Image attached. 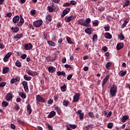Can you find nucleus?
<instances>
[{"mask_svg": "<svg viewBox=\"0 0 130 130\" xmlns=\"http://www.w3.org/2000/svg\"><path fill=\"white\" fill-rule=\"evenodd\" d=\"M78 23L81 26H85L86 27H91V19L87 18L85 20L84 19H80L78 20Z\"/></svg>", "mask_w": 130, "mask_h": 130, "instance_id": "f257e3e1", "label": "nucleus"}, {"mask_svg": "<svg viewBox=\"0 0 130 130\" xmlns=\"http://www.w3.org/2000/svg\"><path fill=\"white\" fill-rule=\"evenodd\" d=\"M70 3L71 5H77V2L75 1H71Z\"/></svg>", "mask_w": 130, "mask_h": 130, "instance_id": "338daca9", "label": "nucleus"}, {"mask_svg": "<svg viewBox=\"0 0 130 130\" xmlns=\"http://www.w3.org/2000/svg\"><path fill=\"white\" fill-rule=\"evenodd\" d=\"M2 107H7L9 106V103L7 102L6 101H3L2 104Z\"/></svg>", "mask_w": 130, "mask_h": 130, "instance_id": "72a5a7b5", "label": "nucleus"}, {"mask_svg": "<svg viewBox=\"0 0 130 130\" xmlns=\"http://www.w3.org/2000/svg\"><path fill=\"white\" fill-rule=\"evenodd\" d=\"M85 130H89L90 129V127H89V125H87L84 127Z\"/></svg>", "mask_w": 130, "mask_h": 130, "instance_id": "774afa93", "label": "nucleus"}, {"mask_svg": "<svg viewBox=\"0 0 130 130\" xmlns=\"http://www.w3.org/2000/svg\"><path fill=\"white\" fill-rule=\"evenodd\" d=\"M116 48L117 50H120L122 48H123V43H119L117 45Z\"/></svg>", "mask_w": 130, "mask_h": 130, "instance_id": "6ab92c4d", "label": "nucleus"}, {"mask_svg": "<svg viewBox=\"0 0 130 130\" xmlns=\"http://www.w3.org/2000/svg\"><path fill=\"white\" fill-rule=\"evenodd\" d=\"M17 122H18V123H19V124H21V125L25 124V122L20 119L17 120Z\"/></svg>", "mask_w": 130, "mask_h": 130, "instance_id": "de8ad7c7", "label": "nucleus"}, {"mask_svg": "<svg viewBox=\"0 0 130 130\" xmlns=\"http://www.w3.org/2000/svg\"><path fill=\"white\" fill-rule=\"evenodd\" d=\"M118 37L119 39H120V40H123L124 39V36H123V34H119Z\"/></svg>", "mask_w": 130, "mask_h": 130, "instance_id": "ea45409f", "label": "nucleus"}, {"mask_svg": "<svg viewBox=\"0 0 130 130\" xmlns=\"http://www.w3.org/2000/svg\"><path fill=\"white\" fill-rule=\"evenodd\" d=\"M68 126L70 127V128H73V129H75V128H77V125L69 124L66 125L67 128H68Z\"/></svg>", "mask_w": 130, "mask_h": 130, "instance_id": "a878e982", "label": "nucleus"}, {"mask_svg": "<svg viewBox=\"0 0 130 130\" xmlns=\"http://www.w3.org/2000/svg\"><path fill=\"white\" fill-rule=\"evenodd\" d=\"M85 32L87 34H88V35H91L93 32V30L92 29V28L88 27L85 29Z\"/></svg>", "mask_w": 130, "mask_h": 130, "instance_id": "f3484780", "label": "nucleus"}, {"mask_svg": "<svg viewBox=\"0 0 130 130\" xmlns=\"http://www.w3.org/2000/svg\"><path fill=\"white\" fill-rule=\"evenodd\" d=\"M13 99V93L12 92H9L7 94L6 97V100L7 101H11Z\"/></svg>", "mask_w": 130, "mask_h": 130, "instance_id": "9b49d317", "label": "nucleus"}, {"mask_svg": "<svg viewBox=\"0 0 130 130\" xmlns=\"http://www.w3.org/2000/svg\"><path fill=\"white\" fill-rule=\"evenodd\" d=\"M126 73L127 71L126 70H125V71H123L122 70H121L119 73L118 75L119 76H120V77H124V76H125V75H126Z\"/></svg>", "mask_w": 130, "mask_h": 130, "instance_id": "4be33fe9", "label": "nucleus"}, {"mask_svg": "<svg viewBox=\"0 0 130 130\" xmlns=\"http://www.w3.org/2000/svg\"><path fill=\"white\" fill-rule=\"evenodd\" d=\"M16 67H18V68H21V67H22V63L17 60L16 62Z\"/></svg>", "mask_w": 130, "mask_h": 130, "instance_id": "a19ab883", "label": "nucleus"}, {"mask_svg": "<svg viewBox=\"0 0 130 130\" xmlns=\"http://www.w3.org/2000/svg\"><path fill=\"white\" fill-rule=\"evenodd\" d=\"M15 110H19V109H20V106L17 105V104H16V105L15 106Z\"/></svg>", "mask_w": 130, "mask_h": 130, "instance_id": "bf43d9fd", "label": "nucleus"}, {"mask_svg": "<svg viewBox=\"0 0 130 130\" xmlns=\"http://www.w3.org/2000/svg\"><path fill=\"white\" fill-rule=\"evenodd\" d=\"M27 111L28 112V114H31L32 113V109L31 108V105L30 104H28L27 105Z\"/></svg>", "mask_w": 130, "mask_h": 130, "instance_id": "5701e85b", "label": "nucleus"}, {"mask_svg": "<svg viewBox=\"0 0 130 130\" xmlns=\"http://www.w3.org/2000/svg\"><path fill=\"white\" fill-rule=\"evenodd\" d=\"M10 71V69L8 67H5L3 70V74H7Z\"/></svg>", "mask_w": 130, "mask_h": 130, "instance_id": "2f4dec72", "label": "nucleus"}, {"mask_svg": "<svg viewBox=\"0 0 130 130\" xmlns=\"http://www.w3.org/2000/svg\"><path fill=\"white\" fill-rule=\"evenodd\" d=\"M12 52H9L4 57L3 60L5 62H7L8 60H9V58L11 57V55H12Z\"/></svg>", "mask_w": 130, "mask_h": 130, "instance_id": "9d476101", "label": "nucleus"}, {"mask_svg": "<svg viewBox=\"0 0 130 130\" xmlns=\"http://www.w3.org/2000/svg\"><path fill=\"white\" fill-rule=\"evenodd\" d=\"M102 50H103L105 52H106V51H107L108 50V48H107V47H103L102 48Z\"/></svg>", "mask_w": 130, "mask_h": 130, "instance_id": "0e129e2a", "label": "nucleus"}, {"mask_svg": "<svg viewBox=\"0 0 130 130\" xmlns=\"http://www.w3.org/2000/svg\"><path fill=\"white\" fill-rule=\"evenodd\" d=\"M51 20H52V18H51V16L50 15H48V16H47L46 21H49L50 22H51Z\"/></svg>", "mask_w": 130, "mask_h": 130, "instance_id": "c03bdc74", "label": "nucleus"}, {"mask_svg": "<svg viewBox=\"0 0 130 130\" xmlns=\"http://www.w3.org/2000/svg\"><path fill=\"white\" fill-rule=\"evenodd\" d=\"M104 29H105V31H109L110 27L109 26H105Z\"/></svg>", "mask_w": 130, "mask_h": 130, "instance_id": "13d9d810", "label": "nucleus"}, {"mask_svg": "<svg viewBox=\"0 0 130 130\" xmlns=\"http://www.w3.org/2000/svg\"><path fill=\"white\" fill-rule=\"evenodd\" d=\"M56 113L55 111H52L48 115V118H52V117H53Z\"/></svg>", "mask_w": 130, "mask_h": 130, "instance_id": "b1692460", "label": "nucleus"}, {"mask_svg": "<svg viewBox=\"0 0 130 130\" xmlns=\"http://www.w3.org/2000/svg\"><path fill=\"white\" fill-rule=\"evenodd\" d=\"M47 8L48 9L49 12H52L54 11V9L50 6H48Z\"/></svg>", "mask_w": 130, "mask_h": 130, "instance_id": "8fccbe9b", "label": "nucleus"}, {"mask_svg": "<svg viewBox=\"0 0 130 130\" xmlns=\"http://www.w3.org/2000/svg\"><path fill=\"white\" fill-rule=\"evenodd\" d=\"M36 101L37 104H39L40 102H41L42 103H45V99L40 95H36Z\"/></svg>", "mask_w": 130, "mask_h": 130, "instance_id": "7ed1b4c3", "label": "nucleus"}, {"mask_svg": "<svg viewBox=\"0 0 130 130\" xmlns=\"http://www.w3.org/2000/svg\"><path fill=\"white\" fill-rule=\"evenodd\" d=\"M12 15H13V14L12 13L9 12L7 14L6 16L8 18H11L12 17Z\"/></svg>", "mask_w": 130, "mask_h": 130, "instance_id": "6e6d98bb", "label": "nucleus"}, {"mask_svg": "<svg viewBox=\"0 0 130 130\" xmlns=\"http://www.w3.org/2000/svg\"><path fill=\"white\" fill-rule=\"evenodd\" d=\"M18 95L22 98V99H26V94H25L23 92L19 91L18 92Z\"/></svg>", "mask_w": 130, "mask_h": 130, "instance_id": "a211bd4d", "label": "nucleus"}, {"mask_svg": "<svg viewBox=\"0 0 130 130\" xmlns=\"http://www.w3.org/2000/svg\"><path fill=\"white\" fill-rule=\"evenodd\" d=\"M60 89L61 92H66V91H67V86H66V84H64L62 86H61Z\"/></svg>", "mask_w": 130, "mask_h": 130, "instance_id": "f704fd0d", "label": "nucleus"}, {"mask_svg": "<svg viewBox=\"0 0 130 130\" xmlns=\"http://www.w3.org/2000/svg\"><path fill=\"white\" fill-rule=\"evenodd\" d=\"M20 20V16L17 15L13 17V22L14 24H17V23L19 22V20Z\"/></svg>", "mask_w": 130, "mask_h": 130, "instance_id": "2eb2a0df", "label": "nucleus"}, {"mask_svg": "<svg viewBox=\"0 0 130 130\" xmlns=\"http://www.w3.org/2000/svg\"><path fill=\"white\" fill-rule=\"evenodd\" d=\"M52 103H53V100L52 99H49L48 101V104L51 105V104H52Z\"/></svg>", "mask_w": 130, "mask_h": 130, "instance_id": "603ef678", "label": "nucleus"}, {"mask_svg": "<svg viewBox=\"0 0 130 130\" xmlns=\"http://www.w3.org/2000/svg\"><path fill=\"white\" fill-rule=\"evenodd\" d=\"M129 118V117L127 115H124L122 117V122H125V120L128 119Z\"/></svg>", "mask_w": 130, "mask_h": 130, "instance_id": "c756f323", "label": "nucleus"}, {"mask_svg": "<svg viewBox=\"0 0 130 130\" xmlns=\"http://www.w3.org/2000/svg\"><path fill=\"white\" fill-rule=\"evenodd\" d=\"M109 79V75H107L105 78L103 79V82H102V87L103 88L104 87V85H105V84H106V83H107V81H108V80Z\"/></svg>", "mask_w": 130, "mask_h": 130, "instance_id": "ddd939ff", "label": "nucleus"}, {"mask_svg": "<svg viewBox=\"0 0 130 130\" xmlns=\"http://www.w3.org/2000/svg\"><path fill=\"white\" fill-rule=\"evenodd\" d=\"M57 76H61L63 75V77H66V72L64 71H59L57 72Z\"/></svg>", "mask_w": 130, "mask_h": 130, "instance_id": "7c9ffc66", "label": "nucleus"}, {"mask_svg": "<svg viewBox=\"0 0 130 130\" xmlns=\"http://www.w3.org/2000/svg\"><path fill=\"white\" fill-rule=\"evenodd\" d=\"M6 85H7V82H1L0 83V87H5V86H6Z\"/></svg>", "mask_w": 130, "mask_h": 130, "instance_id": "3c124183", "label": "nucleus"}, {"mask_svg": "<svg viewBox=\"0 0 130 130\" xmlns=\"http://www.w3.org/2000/svg\"><path fill=\"white\" fill-rule=\"evenodd\" d=\"M116 93H117V86L114 85L111 87L110 89V94L113 97H115L116 96Z\"/></svg>", "mask_w": 130, "mask_h": 130, "instance_id": "f03ea898", "label": "nucleus"}, {"mask_svg": "<svg viewBox=\"0 0 130 130\" xmlns=\"http://www.w3.org/2000/svg\"><path fill=\"white\" fill-rule=\"evenodd\" d=\"M48 69L49 73H54V72L56 71V69H55V68L52 66L49 67Z\"/></svg>", "mask_w": 130, "mask_h": 130, "instance_id": "aec40b11", "label": "nucleus"}, {"mask_svg": "<svg viewBox=\"0 0 130 130\" xmlns=\"http://www.w3.org/2000/svg\"><path fill=\"white\" fill-rule=\"evenodd\" d=\"M47 126H48V128L49 130H53V129L52 128V126L50 125L49 124H48Z\"/></svg>", "mask_w": 130, "mask_h": 130, "instance_id": "e2e57ef3", "label": "nucleus"}, {"mask_svg": "<svg viewBox=\"0 0 130 130\" xmlns=\"http://www.w3.org/2000/svg\"><path fill=\"white\" fill-rule=\"evenodd\" d=\"M63 105L66 107H67L68 105H69V101H64L63 102Z\"/></svg>", "mask_w": 130, "mask_h": 130, "instance_id": "a18cd8bd", "label": "nucleus"}, {"mask_svg": "<svg viewBox=\"0 0 130 130\" xmlns=\"http://www.w3.org/2000/svg\"><path fill=\"white\" fill-rule=\"evenodd\" d=\"M67 41L69 43V44H74V43L72 42V40L71 39V38L69 37H66Z\"/></svg>", "mask_w": 130, "mask_h": 130, "instance_id": "e433bc0d", "label": "nucleus"}, {"mask_svg": "<svg viewBox=\"0 0 130 130\" xmlns=\"http://www.w3.org/2000/svg\"><path fill=\"white\" fill-rule=\"evenodd\" d=\"M23 89L26 93H29V87H28V82L25 81H23L22 82Z\"/></svg>", "mask_w": 130, "mask_h": 130, "instance_id": "39448f33", "label": "nucleus"}, {"mask_svg": "<svg viewBox=\"0 0 130 130\" xmlns=\"http://www.w3.org/2000/svg\"><path fill=\"white\" fill-rule=\"evenodd\" d=\"M54 108H55V110H56V111H57V114L58 115H59V114H60L61 113V110H60V109L58 107L55 106L54 107Z\"/></svg>", "mask_w": 130, "mask_h": 130, "instance_id": "c85d7f7f", "label": "nucleus"}, {"mask_svg": "<svg viewBox=\"0 0 130 130\" xmlns=\"http://www.w3.org/2000/svg\"><path fill=\"white\" fill-rule=\"evenodd\" d=\"M5 48V45L4 44L0 43V49H4Z\"/></svg>", "mask_w": 130, "mask_h": 130, "instance_id": "5fc2aeb1", "label": "nucleus"}, {"mask_svg": "<svg viewBox=\"0 0 130 130\" xmlns=\"http://www.w3.org/2000/svg\"><path fill=\"white\" fill-rule=\"evenodd\" d=\"M80 96H81V95L79 93H76L75 95L73 97V102H78L80 99Z\"/></svg>", "mask_w": 130, "mask_h": 130, "instance_id": "0eeeda50", "label": "nucleus"}, {"mask_svg": "<svg viewBox=\"0 0 130 130\" xmlns=\"http://www.w3.org/2000/svg\"><path fill=\"white\" fill-rule=\"evenodd\" d=\"M88 115L90 116L91 118H94V117H95V116L94 115V113H93V112H89L88 113Z\"/></svg>", "mask_w": 130, "mask_h": 130, "instance_id": "49530a36", "label": "nucleus"}, {"mask_svg": "<svg viewBox=\"0 0 130 130\" xmlns=\"http://www.w3.org/2000/svg\"><path fill=\"white\" fill-rule=\"evenodd\" d=\"M70 11H71V8H66L62 11V14L61 15V18H64L66 15H68V13H70Z\"/></svg>", "mask_w": 130, "mask_h": 130, "instance_id": "1a4fd4ad", "label": "nucleus"}, {"mask_svg": "<svg viewBox=\"0 0 130 130\" xmlns=\"http://www.w3.org/2000/svg\"><path fill=\"white\" fill-rule=\"evenodd\" d=\"M33 48V45L29 43L24 45V50H31Z\"/></svg>", "mask_w": 130, "mask_h": 130, "instance_id": "6e6552de", "label": "nucleus"}, {"mask_svg": "<svg viewBox=\"0 0 130 130\" xmlns=\"http://www.w3.org/2000/svg\"><path fill=\"white\" fill-rule=\"evenodd\" d=\"M20 20L19 23H17V26H22L23 24H24V18L22 17V15H20Z\"/></svg>", "mask_w": 130, "mask_h": 130, "instance_id": "dca6fc26", "label": "nucleus"}, {"mask_svg": "<svg viewBox=\"0 0 130 130\" xmlns=\"http://www.w3.org/2000/svg\"><path fill=\"white\" fill-rule=\"evenodd\" d=\"M92 25H93V26H94V27H97V26H98V25H99V21L98 20H94V22H92Z\"/></svg>", "mask_w": 130, "mask_h": 130, "instance_id": "58836bf2", "label": "nucleus"}, {"mask_svg": "<svg viewBox=\"0 0 130 130\" xmlns=\"http://www.w3.org/2000/svg\"><path fill=\"white\" fill-rule=\"evenodd\" d=\"M97 35L94 34L93 35V37H92V40L93 41H97Z\"/></svg>", "mask_w": 130, "mask_h": 130, "instance_id": "09e8293b", "label": "nucleus"}, {"mask_svg": "<svg viewBox=\"0 0 130 130\" xmlns=\"http://www.w3.org/2000/svg\"><path fill=\"white\" fill-rule=\"evenodd\" d=\"M11 128H12V129H16V125H15V124L13 123H11Z\"/></svg>", "mask_w": 130, "mask_h": 130, "instance_id": "4d7b16f0", "label": "nucleus"}, {"mask_svg": "<svg viewBox=\"0 0 130 130\" xmlns=\"http://www.w3.org/2000/svg\"><path fill=\"white\" fill-rule=\"evenodd\" d=\"M70 6H71V4L69 3H65L63 5V7H70Z\"/></svg>", "mask_w": 130, "mask_h": 130, "instance_id": "680f3d73", "label": "nucleus"}, {"mask_svg": "<svg viewBox=\"0 0 130 130\" xmlns=\"http://www.w3.org/2000/svg\"><path fill=\"white\" fill-rule=\"evenodd\" d=\"M11 30L13 33H17V32H19V27H12Z\"/></svg>", "mask_w": 130, "mask_h": 130, "instance_id": "393cba45", "label": "nucleus"}, {"mask_svg": "<svg viewBox=\"0 0 130 130\" xmlns=\"http://www.w3.org/2000/svg\"><path fill=\"white\" fill-rule=\"evenodd\" d=\"M21 80V78L20 77H16L15 78H12L11 81L10 83L11 84H14V83H16V82H19Z\"/></svg>", "mask_w": 130, "mask_h": 130, "instance_id": "f8f14e48", "label": "nucleus"}, {"mask_svg": "<svg viewBox=\"0 0 130 130\" xmlns=\"http://www.w3.org/2000/svg\"><path fill=\"white\" fill-rule=\"evenodd\" d=\"M52 40H53V41H56V36H53L52 38Z\"/></svg>", "mask_w": 130, "mask_h": 130, "instance_id": "69168bd1", "label": "nucleus"}, {"mask_svg": "<svg viewBox=\"0 0 130 130\" xmlns=\"http://www.w3.org/2000/svg\"><path fill=\"white\" fill-rule=\"evenodd\" d=\"M23 37V34H17L13 37L14 39H21Z\"/></svg>", "mask_w": 130, "mask_h": 130, "instance_id": "cd10ccee", "label": "nucleus"}, {"mask_svg": "<svg viewBox=\"0 0 130 130\" xmlns=\"http://www.w3.org/2000/svg\"><path fill=\"white\" fill-rule=\"evenodd\" d=\"M48 44L50 46H53V47L55 46V43H54V42H53L52 41H48Z\"/></svg>", "mask_w": 130, "mask_h": 130, "instance_id": "473e14b6", "label": "nucleus"}, {"mask_svg": "<svg viewBox=\"0 0 130 130\" xmlns=\"http://www.w3.org/2000/svg\"><path fill=\"white\" fill-rule=\"evenodd\" d=\"M112 67V63L110 62H108L106 64V69L107 70H110V68Z\"/></svg>", "mask_w": 130, "mask_h": 130, "instance_id": "bb28decb", "label": "nucleus"}, {"mask_svg": "<svg viewBox=\"0 0 130 130\" xmlns=\"http://www.w3.org/2000/svg\"><path fill=\"white\" fill-rule=\"evenodd\" d=\"M76 18H77V16L76 15H71L70 16L67 17H66L64 19L65 22H66V23H69V22L73 21V20H74V19H76Z\"/></svg>", "mask_w": 130, "mask_h": 130, "instance_id": "423d86ee", "label": "nucleus"}, {"mask_svg": "<svg viewBox=\"0 0 130 130\" xmlns=\"http://www.w3.org/2000/svg\"><path fill=\"white\" fill-rule=\"evenodd\" d=\"M21 58H22V59H25L26 58V57H27V55L26 54H23L22 55H21L20 56Z\"/></svg>", "mask_w": 130, "mask_h": 130, "instance_id": "052dcab7", "label": "nucleus"}, {"mask_svg": "<svg viewBox=\"0 0 130 130\" xmlns=\"http://www.w3.org/2000/svg\"><path fill=\"white\" fill-rule=\"evenodd\" d=\"M104 36L106 39H111L112 38V35L109 32H106Z\"/></svg>", "mask_w": 130, "mask_h": 130, "instance_id": "412c9836", "label": "nucleus"}, {"mask_svg": "<svg viewBox=\"0 0 130 130\" xmlns=\"http://www.w3.org/2000/svg\"><path fill=\"white\" fill-rule=\"evenodd\" d=\"M130 5L129 1H126L124 4L123 5V8H125V7H128Z\"/></svg>", "mask_w": 130, "mask_h": 130, "instance_id": "4c0bfd02", "label": "nucleus"}, {"mask_svg": "<svg viewBox=\"0 0 130 130\" xmlns=\"http://www.w3.org/2000/svg\"><path fill=\"white\" fill-rule=\"evenodd\" d=\"M27 74H28V75H29V76H34V74H33V72L32 71H28L27 72Z\"/></svg>", "mask_w": 130, "mask_h": 130, "instance_id": "864d4df0", "label": "nucleus"}, {"mask_svg": "<svg viewBox=\"0 0 130 130\" xmlns=\"http://www.w3.org/2000/svg\"><path fill=\"white\" fill-rule=\"evenodd\" d=\"M58 94H55L54 96V100L55 102H57V100H58Z\"/></svg>", "mask_w": 130, "mask_h": 130, "instance_id": "37998d69", "label": "nucleus"}, {"mask_svg": "<svg viewBox=\"0 0 130 130\" xmlns=\"http://www.w3.org/2000/svg\"><path fill=\"white\" fill-rule=\"evenodd\" d=\"M24 79L25 80V81H30L32 78L30 76H27V75H25L24 76Z\"/></svg>", "mask_w": 130, "mask_h": 130, "instance_id": "c9c22d12", "label": "nucleus"}, {"mask_svg": "<svg viewBox=\"0 0 130 130\" xmlns=\"http://www.w3.org/2000/svg\"><path fill=\"white\" fill-rule=\"evenodd\" d=\"M76 114L79 115L80 119H83V118H84V113H82V110H78V111L76 112Z\"/></svg>", "mask_w": 130, "mask_h": 130, "instance_id": "4468645a", "label": "nucleus"}, {"mask_svg": "<svg viewBox=\"0 0 130 130\" xmlns=\"http://www.w3.org/2000/svg\"><path fill=\"white\" fill-rule=\"evenodd\" d=\"M108 128H112L113 127V123L110 122L107 125Z\"/></svg>", "mask_w": 130, "mask_h": 130, "instance_id": "79ce46f5", "label": "nucleus"}, {"mask_svg": "<svg viewBox=\"0 0 130 130\" xmlns=\"http://www.w3.org/2000/svg\"><path fill=\"white\" fill-rule=\"evenodd\" d=\"M42 24H43V21L42 20H38L34 21L33 23V25L36 28L40 27Z\"/></svg>", "mask_w": 130, "mask_h": 130, "instance_id": "20e7f679", "label": "nucleus"}]
</instances>
